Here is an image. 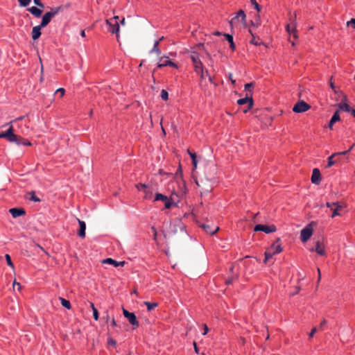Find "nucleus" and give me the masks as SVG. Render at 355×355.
Segmentation results:
<instances>
[{
    "mask_svg": "<svg viewBox=\"0 0 355 355\" xmlns=\"http://www.w3.org/2000/svg\"><path fill=\"white\" fill-rule=\"evenodd\" d=\"M310 105L303 101H298L293 107V111L295 113H302L307 111Z\"/></svg>",
    "mask_w": 355,
    "mask_h": 355,
    "instance_id": "nucleus-8",
    "label": "nucleus"
},
{
    "mask_svg": "<svg viewBox=\"0 0 355 355\" xmlns=\"http://www.w3.org/2000/svg\"><path fill=\"white\" fill-rule=\"evenodd\" d=\"M330 87L331 88L335 91V85L334 84V83L331 81V80H330Z\"/></svg>",
    "mask_w": 355,
    "mask_h": 355,
    "instance_id": "nucleus-64",
    "label": "nucleus"
},
{
    "mask_svg": "<svg viewBox=\"0 0 355 355\" xmlns=\"http://www.w3.org/2000/svg\"><path fill=\"white\" fill-rule=\"evenodd\" d=\"M237 103L240 105L248 104L247 108L243 110V112L246 113L253 107L254 101L251 95L249 96L248 93H247L245 98H240L237 101Z\"/></svg>",
    "mask_w": 355,
    "mask_h": 355,
    "instance_id": "nucleus-4",
    "label": "nucleus"
},
{
    "mask_svg": "<svg viewBox=\"0 0 355 355\" xmlns=\"http://www.w3.org/2000/svg\"><path fill=\"white\" fill-rule=\"evenodd\" d=\"M104 319L105 320L106 322H109L110 317L107 313H106V315L104 317Z\"/></svg>",
    "mask_w": 355,
    "mask_h": 355,
    "instance_id": "nucleus-62",
    "label": "nucleus"
},
{
    "mask_svg": "<svg viewBox=\"0 0 355 355\" xmlns=\"http://www.w3.org/2000/svg\"><path fill=\"white\" fill-rule=\"evenodd\" d=\"M107 343L112 346H116V340L112 338H109L107 340Z\"/></svg>",
    "mask_w": 355,
    "mask_h": 355,
    "instance_id": "nucleus-53",
    "label": "nucleus"
},
{
    "mask_svg": "<svg viewBox=\"0 0 355 355\" xmlns=\"http://www.w3.org/2000/svg\"><path fill=\"white\" fill-rule=\"evenodd\" d=\"M204 73H205V77L206 76V78H208L209 82L211 84H214V77L210 76V74L209 73L208 71L206 70L205 71H204Z\"/></svg>",
    "mask_w": 355,
    "mask_h": 355,
    "instance_id": "nucleus-45",
    "label": "nucleus"
},
{
    "mask_svg": "<svg viewBox=\"0 0 355 355\" xmlns=\"http://www.w3.org/2000/svg\"><path fill=\"white\" fill-rule=\"evenodd\" d=\"M341 209V206L338 205V203L331 209L332 211V214H331V218H334L336 216H338L340 215V214L338 213V209Z\"/></svg>",
    "mask_w": 355,
    "mask_h": 355,
    "instance_id": "nucleus-34",
    "label": "nucleus"
},
{
    "mask_svg": "<svg viewBox=\"0 0 355 355\" xmlns=\"http://www.w3.org/2000/svg\"><path fill=\"white\" fill-rule=\"evenodd\" d=\"M123 314L125 318H126L129 322L134 327H138L139 325V323L137 319V317L134 313L129 312L125 309L123 308Z\"/></svg>",
    "mask_w": 355,
    "mask_h": 355,
    "instance_id": "nucleus-5",
    "label": "nucleus"
},
{
    "mask_svg": "<svg viewBox=\"0 0 355 355\" xmlns=\"http://www.w3.org/2000/svg\"><path fill=\"white\" fill-rule=\"evenodd\" d=\"M274 254H275L273 252H270L268 251L266 252H265V259H264L263 262L266 263L268 261V260L271 259Z\"/></svg>",
    "mask_w": 355,
    "mask_h": 355,
    "instance_id": "nucleus-38",
    "label": "nucleus"
},
{
    "mask_svg": "<svg viewBox=\"0 0 355 355\" xmlns=\"http://www.w3.org/2000/svg\"><path fill=\"white\" fill-rule=\"evenodd\" d=\"M60 302H61V304L66 309H70L71 306V303L69 300L64 299V298H62V297H60Z\"/></svg>",
    "mask_w": 355,
    "mask_h": 355,
    "instance_id": "nucleus-30",
    "label": "nucleus"
},
{
    "mask_svg": "<svg viewBox=\"0 0 355 355\" xmlns=\"http://www.w3.org/2000/svg\"><path fill=\"white\" fill-rule=\"evenodd\" d=\"M53 17L51 14H49L48 12H46L42 17V21L40 24H41V26L46 27L51 21Z\"/></svg>",
    "mask_w": 355,
    "mask_h": 355,
    "instance_id": "nucleus-18",
    "label": "nucleus"
},
{
    "mask_svg": "<svg viewBox=\"0 0 355 355\" xmlns=\"http://www.w3.org/2000/svg\"><path fill=\"white\" fill-rule=\"evenodd\" d=\"M347 155V152H338V153H333L331 155H330L327 158V168H330L331 166H332L334 164H335L338 162L337 160L334 159V158L335 157L338 156V155Z\"/></svg>",
    "mask_w": 355,
    "mask_h": 355,
    "instance_id": "nucleus-12",
    "label": "nucleus"
},
{
    "mask_svg": "<svg viewBox=\"0 0 355 355\" xmlns=\"http://www.w3.org/2000/svg\"><path fill=\"white\" fill-rule=\"evenodd\" d=\"M10 133V127L6 132H0V139L6 138L7 139L8 134Z\"/></svg>",
    "mask_w": 355,
    "mask_h": 355,
    "instance_id": "nucleus-43",
    "label": "nucleus"
},
{
    "mask_svg": "<svg viewBox=\"0 0 355 355\" xmlns=\"http://www.w3.org/2000/svg\"><path fill=\"white\" fill-rule=\"evenodd\" d=\"M340 115H339V113H338V111H336L334 112V114H333V116H331V119H330V121L329 123V128L332 130L333 129V125L334 124L340 121Z\"/></svg>",
    "mask_w": 355,
    "mask_h": 355,
    "instance_id": "nucleus-23",
    "label": "nucleus"
},
{
    "mask_svg": "<svg viewBox=\"0 0 355 355\" xmlns=\"http://www.w3.org/2000/svg\"><path fill=\"white\" fill-rule=\"evenodd\" d=\"M228 78H229V80L232 82V84H234L236 83V80L233 79V76H232V74L231 73H229Z\"/></svg>",
    "mask_w": 355,
    "mask_h": 355,
    "instance_id": "nucleus-57",
    "label": "nucleus"
},
{
    "mask_svg": "<svg viewBox=\"0 0 355 355\" xmlns=\"http://www.w3.org/2000/svg\"><path fill=\"white\" fill-rule=\"evenodd\" d=\"M311 252H316L319 255L324 256L326 255V252L324 250V246L322 243H320V241H317L315 242V247L310 250Z\"/></svg>",
    "mask_w": 355,
    "mask_h": 355,
    "instance_id": "nucleus-10",
    "label": "nucleus"
},
{
    "mask_svg": "<svg viewBox=\"0 0 355 355\" xmlns=\"http://www.w3.org/2000/svg\"><path fill=\"white\" fill-rule=\"evenodd\" d=\"M326 323H327L326 320H323L321 322L320 324V329H322V327H323V326H324V324H326Z\"/></svg>",
    "mask_w": 355,
    "mask_h": 355,
    "instance_id": "nucleus-61",
    "label": "nucleus"
},
{
    "mask_svg": "<svg viewBox=\"0 0 355 355\" xmlns=\"http://www.w3.org/2000/svg\"><path fill=\"white\" fill-rule=\"evenodd\" d=\"M224 37L226 38L227 42L230 43V48L232 51H234L236 49L235 44L234 42L233 36L228 33H224Z\"/></svg>",
    "mask_w": 355,
    "mask_h": 355,
    "instance_id": "nucleus-24",
    "label": "nucleus"
},
{
    "mask_svg": "<svg viewBox=\"0 0 355 355\" xmlns=\"http://www.w3.org/2000/svg\"><path fill=\"white\" fill-rule=\"evenodd\" d=\"M187 152H188V154L190 155V157L191 158L192 164H193L194 168H197L198 161H197V156H196V153H192L189 150H188Z\"/></svg>",
    "mask_w": 355,
    "mask_h": 355,
    "instance_id": "nucleus-25",
    "label": "nucleus"
},
{
    "mask_svg": "<svg viewBox=\"0 0 355 355\" xmlns=\"http://www.w3.org/2000/svg\"><path fill=\"white\" fill-rule=\"evenodd\" d=\"M276 230H277V228L274 225H265L259 224V225H255V227L254 228V232L262 231L266 234L275 232Z\"/></svg>",
    "mask_w": 355,
    "mask_h": 355,
    "instance_id": "nucleus-7",
    "label": "nucleus"
},
{
    "mask_svg": "<svg viewBox=\"0 0 355 355\" xmlns=\"http://www.w3.org/2000/svg\"><path fill=\"white\" fill-rule=\"evenodd\" d=\"M296 14L295 13L293 17L291 18V23L286 26V31L289 33H294L295 31L296 24H295Z\"/></svg>",
    "mask_w": 355,
    "mask_h": 355,
    "instance_id": "nucleus-16",
    "label": "nucleus"
},
{
    "mask_svg": "<svg viewBox=\"0 0 355 355\" xmlns=\"http://www.w3.org/2000/svg\"><path fill=\"white\" fill-rule=\"evenodd\" d=\"M209 331V329L206 324L204 325V332L202 333V335H206Z\"/></svg>",
    "mask_w": 355,
    "mask_h": 355,
    "instance_id": "nucleus-58",
    "label": "nucleus"
},
{
    "mask_svg": "<svg viewBox=\"0 0 355 355\" xmlns=\"http://www.w3.org/2000/svg\"><path fill=\"white\" fill-rule=\"evenodd\" d=\"M190 58L193 62V65L194 67V71L196 73L200 75V79L202 80L205 78V73L203 64L200 59V55L197 52H191L190 55Z\"/></svg>",
    "mask_w": 355,
    "mask_h": 355,
    "instance_id": "nucleus-1",
    "label": "nucleus"
},
{
    "mask_svg": "<svg viewBox=\"0 0 355 355\" xmlns=\"http://www.w3.org/2000/svg\"><path fill=\"white\" fill-rule=\"evenodd\" d=\"M339 108L343 110V111H345V112H349L352 110V108L350 107V106L346 103H340L339 105Z\"/></svg>",
    "mask_w": 355,
    "mask_h": 355,
    "instance_id": "nucleus-29",
    "label": "nucleus"
},
{
    "mask_svg": "<svg viewBox=\"0 0 355 355\" xmlns=\"http://www.w3.org/2000/svg\"><path fill=\"white\" fill-rule=\"evenodd\" d=\"M5 257H6V259L7 264L9 266H10L12 268H14V264H13V263L11 261L10 256L9 254H6Z\"/></svg>",
    "mask_w": 355,
    "mask_h": 355,
    "instance_id": "nucleus-42",
    "label": "nucleus"
},
{
    "mask_svg": "<svg viewBox=\"0 0 355 355\" xmlns=\"http://www.w3.org/2000/svg\"><path fill=\"white\" fill-rule=\"evenodd\" d=\"M90 304H91V307H92V311H93L94 319L97 321L98 320V318H99L98 311L96 309L94 303L91 302Z\"/></svg>",
    "mask_w": 355,
    "mask_h": 355,
    "instance_id": "nucleus-32",
    "label": "nucleus"
},
{
    "mask_svg": "<svg viewBox=\"0 0 355 355\" xmlns=\"http://www.w3.org/2000/svg\"><path fill=\"white\" fill-rule=\"evenodd\" d=\"M347 25L355 29V19H352L350 21H347Z\"/></svg>",
    "mask_w": 355,
    "mask_h": 355,
    "instance_id": "nucleus-49",
    "label": "nucleus"
},
{
    "mask_svg": "<svg viewBox=\"0 0 355 355\" xmlns=\"http://www.w3.org/2000/svg\"><path fill=\"white\" fill-rule=\"evenodd\" d=\"M251 3L254 6V9L257 12L261 11V6L259 5V3L257 2L256 0H250Z\"/></svg>",
    "mask_w": 355,
    "mask_h": 355,
    "instance_id": "nucleus-41",
    "label": "nucleus"
},
{
    "mask_svg": "<svg viewBox=\"0 0 355 355\" xmlns=\"http://www.w3.org/2000/svg\"><path fill=\"white\" fill-rule=\"evenodd\" d=\"M138 190H143L144 191L148 189V186L146 184L139 183L136 185Z\"/></svg>",
    "mask_w": 355,
    "mask_h": 355,
    "instance_id": "nucleus-44",
    "label": "nucleus"
},
{
    "mask_svg": "<svg viewBox=\"0 0 355 355\" xmlns=\"http://www.w3.org/2000/svg\"><path fill=\"white\" fill-rule=\"evenodd\" d=\"M42 28H44V26H41V24H39V25H37L36 26H34L33 28V30H32V39L33 40H37L40 37V35L42 34L41 29Z\"/></svg>",
    "mask_w": 355,
    "mask_h": 355,
    "instance_id": "nucleus-15",
    "label": "nucleus"
},
{
    "mask_svg": "<svg viewBox=\"0 0 355 355\" xmlns=\"http://www.w3.org/2000/svg\"><path fill=\"white\" fill-rule=\"evenodd\" d=\"M77 220L78 221V224H79V227H80L79 232H78V236L80 238L84 239L85 237L86 224L84 221L80 220L78 218Z\"/></svg>",
    "mask_w": 355,
    "mask_h": 355,
    "instance_id": "nucleus-17",
    "label": "nucleus"
},
{
    "mask_svg": "<svg viewBox=\"0 0 355 355\" xmlns=\"http://www.w3.org/2000/svg\"><path fill=\"white\" fill-rule=\"evenodd\" d=\"M144 193H145L144 198L146 199H150L152 198L153 192L151 191H150L147 189L146 190L144 191Z\"/></svg>",
    "mask_w": 355,
    "mask_h": 355,
    "instance_id": "nucleus-47",
    "label": "nucleus"
},
{
    "mask_svg": "<svg viewBox=\"0 0 355 355\" xmlns=\"http://www.w3.org/2000/svg\"><path fill=\"white\" fill-rule=\"evenodd\" d=\"M111 325L112 327H116L117 326L116 322V320H115V319L114 318L112 319Z\"/></svg>",
    "mask_w": 355,
    "mask_h": 355,
    "instance_id": "nucleus-59",
    "label": "nucleus"
},
{
    "mask_svg": "<svg viewBox=\"0 0 355 355\" xmlns=\"http://www.w3.org/2000/svg\"><path fill=\"white\" fill-rule=\"evenodd\" d=\"M119 17L118 16H115L112 19H107L106 24L109 26L108 31L112 33H117L119 31V25L118 23V19Z\"/></svg>",
    "mask_w": 355,
    "mask_h": 355,
    "instance_id": "nucleus-2",
    "label": "nucleus"
},
{
    "mask_svg": "<svg viewBox=\"0 0 355 355\" xmlns=\"http://www.w3.org/2000/svg\"><path fill=\"white\" fill-rule=\"evenodd\" d=\"M254 87V84L252 83H247L245 85V89L248 91L249 96L252 95V89Z\"/></svg>",
    "mask_w": 355,
    "mask_h": 355,
    "instance_id": "nucleus-35",
    "label": "nucleus"
},
{
    "mask_svg": "<svg viewBox=\"0 0 355 355\" xmlns=\"http://www.w3.org/2000/svg\"><path fill=\"white\" fill-rule=\"evenodd\" d=\"M9 212L15 218L26 214V211L23 208H11L10 209Z\"/></svg>",
    "mask_w": 355,
    "mask_h": 355,
    "instance_id": "nucleus-13",
    "label": "nucleus"
},
{
    "mask_svg": "<svg viewBox=\"0 0 355 355\" xmlns=\"http://www.w3.org/2000/svg\"><path fill=\"white\" fill-rule=\"evenodd\" d=\"M193 345H194V349H195V352H196L197 354H198V347H197V345H196V342H194V343H193Z\"/></svg>",
    "mask_w": 355,
    "mask_h": 355,
    "instance_id": "nucleus-63",
    "label": "nucleus"
},
{
    "mask_svg": "<svg viewBox=\"0 0 355 355\" xmlns=\"http://www.w3.org/2000/svg\"><path fill=\"white\" fill-rule=\"evenodd\" d=\"M30 200L34 202H40V199L35 194L33 191L30 193Z\"/></svg>",
    "mask_w": 355,
    "mask_h": 355,
    "instance_id": "nucleus-40",
    "label": "nucleus"
},
{
    "mask_svg": "<svg viewBox=\"0 0 355 355\" xmlns=\"http://www.w3.org/2000/svg\"><path fill=\"white\" fill-rule=\"evenodd\" d=\"M151 230L153 232V239L155 241L157 239V230L154 227H152Z\"/></svg>",
    "mask_w": 355,
    "mask_h": 355,
    "instance_id": "nucleus-54",
    "label": "nucleus"
},
{
    "mask_svg": "<svg viewBox=\"0 0 355 355\" xmlns=\"http://www.w3.org/2000/svg\"><path fill=\"white\" fill-rule=\"evenodd\" d=\"M164 202V207L166 209H170L174 204L172 198H168Z\"/></svg>",
    "mask_w": 355,
    "mask_h": 355,
    "instance_id": "nucleus-36",
    "label": "nucleus"
},
{
    "mask_svg": "<svg viewBox=\"0 0 355 355\" xmlns=\"http://www.w3.org/2000/svg\"><path fill=\"white\" fill-rule=\"evenodd\" d=\"M144 304L146 306L148 311H151L158 306L157 302H144Z\"/></svg>",
    "mask_w": 355,
    "mask_h": 355,
    "instance_id": "nucleus-31",
    "label": "nucleus"
},
{
    "mask_svg": "<svg viewBox=\"0 0 355 355\" xmlns=\"http://www.w3.org/2000/svg\"><path fill=\"white\" fill-rule=\"evenodd\" d=\"M27 10L30 12L34 17L39 18L41 17L42 10L35 6H32L27 8Z\"/></svg>",
    "mask_w": 355,
    "mask_h": 355,
    "instance_id": "nucleus-19",
    "label": "nucleus"
},
{
    "mask_svg": "<svg viewBox=\"0 0 355 355\" xmlns=\"http://www.w3.org/2000/svg\"><path fill=\"white\" fill-rule=\"evenodd\" d=\"M246 19V15L243 10H240L236 15L235 17H232V19L230 21V24L232 27L234 26H236L239 21L240 19L241 22L245 23Z\"/></svg>",
    "mask_w": 355,
    "mask_h": 355,
    "instance_id": "nucleus-6",
    "label": "nucleus"
},
{
    "mask_svg": "<svg viewBox=\"0 0 355 355\" xmlns=\"http://www.w3.org/2000/svg\"><path fill=\"white\" fill-rule=\"evenodd\" d=\"M200 227L208 234L213 235L218 230L219 227H216L215 229H212L209 225L202 224Z\"/></svg>",
    "mask_w": 355,
    "mask_h": 355,
    "instance_id": "nucleus-22",
    "label": "nucleus"
},
{
    "mask_svg": "<svg viewBox=\"0 0 355 355\" xmlns=\"http://www.w3.org/2000/svg\"><path fill=\"white\" fill-rule=\"evenodd\" d=\"M62 10V6L53 7V8H51V10L49 12H48L49 14H51L52 17H54Z\"/></svg>",
    "mask_w": 355,
    "mask_h": 355,
    "instance_id": "nucleus-27",
    "label": "nucleus"
},
{
    "mask_svg": "<svg viewBox=\"0 0 355 355\" xmlns=\"http://www.w3.org/2000/svg\"><path fill=\"white\" fill-rule=\"evenodd\" d=\"M175 175L176 176H180V178H182V167H181V165H179V167L175 173Z\"/></svg>",
    "mask_w": 355,
    "mask_h": 355,
    "instance_id": "nucleus-50",
    "label": "nucleus"
},
{
    "mask_svg": "<svg viewBox=\"0 0 355 355\" xmlns=\"http://www.w3.org/2000/svg\"><path fill=\"white\" fill-rule=\"evenodd\" d=\"M159 44V40H155V41L153 47L151 49L150 53H155L157 55H160L161 54V50L158 47Z\"/></svg>",
    "mask_w": 355,
    "mask_h": 355,
    "instance_id": "nucleus-26",
    "label": "nucleus"
},
{
    "mask_svg": "<svg viewBox=\"0 0 355 355\" xmlns=\"http://www.w3.org/2000/svg\"><path fill=\"white\" fill-rule=\"evenodd\" d=\"M19 141L21 143L20 145L27 146L31 145V143L30 141H28L27 139L22 138L21 137H19Z\"/></svg>",
    "mask_w": 355,
    "mask_h": 355,
    "instance_id": "nucleus-39",
    "label": "nucleus"
},
{
    "mask_svg": "<svg viewBox=\"0 0 355 355\" xmlns=\"http://www.w3.org/2000/svg\"><path fill=\"white\" fill-rule=\"evenodd\" d=\"M317 331V328L314 327L312 329L311 331L309 333V338H312L314 335V334Z\"/></svg>",
    "mask_w": 355,
    "mask_h": 355,
    "instance_id": "nucleus-55",
    "label": "nucleus"
},
{
    "mask_svg": "<svg viewBox=\"0 0 355 355\" xmlns=\"http://www.w3.org/2000/svg\"><path fill=\"white\" fill-rule=\"evenodd\" d=\"M313 227L311 224L306 225L304 228H303L300 232V239L302 242H306L313 234Z\"/></svg>",
    "mask_w": 355,
    "mask_h": 355,
    "instance_id": "nucleus-3",
    "label": "nucleus"
},
{
    "mask_svg": "<svg viewBox=\"0 0 355 355\" xmlns=\"http://www.w3.org/2000/svg\"><path fill=\"white\" fill-rule=\"evenodd\" d=\"M167 66H169V67H173V68H178V64L172 61H171L170 60H168V56H162L160 60H159V62H158L157 64V67L158 68H162L164 67H167Z\"/></svg>",
    "mask_w": 355,
    "mask_h": 355,
    "instance_id": "nucleus-9",
    "label": "nucleus"
},
{
    "mask_svg": "<svg viewBox=\"0 0 355 355\" xmlns=\"http://www.w3.org/2000/svg\"><path fill=\"white\" fill-rule=\"evenodd\" d=\"M355 147V142L350 146V148L347 150H345V152H347V154L348 153H349Z\"/></svg>",
    "mask_w": 355,
    "mask_h": 355,
    "instance_id": "nucleus-60",
    "label": "nucleus"
},
{
    "mask_svg": "<svg viewBox=\"0 0 355 355\" xmlns=\"http://www.w3.org/2000/svg\"><path fill=\"white\" fill-rule=\"evenodd\" d=\"M168 198L164 195V194H162V193H156L155 195V201H158V200H161V201H166Z\"/></svg>",
    "mask_w": 355,
    "mask_h": 355,
    "instance_id": "nucleus-33",
    "label": "nucleus"
},
{
    "mask_svg": "<svg viewBox=\"0 0 355 355\" xmlns=\"http://www.w3.org/2000/svg\"><path fill=\"white\" fill-rule=\"evenodd\" d=\"M250 33H251L252 36V40H250V43L255 45V46H259L262 44V42L260 41V39L259 37H255L251 32V31L250 30Z\"/></svg>",
    "mask_w": 355,
    "mask_h": 355,
    "instance_id": "nucleus-28",
    "label": "nucleus"
},
{
    "mask_svg": "<svg viewBox=\"0 0 355 355\" xmlns=\"http://www.w3.org/2000/svg\"><path fill=\"white\" fill-rule=\"evenodd\" d=\"M31 1V0H18L19 5L21 7L28 6L30 4Z\"/></svg>",
    "mask_w": 355,
    "mask_h": 355,
    "instance_id": "nucleus-37",
    "label": "nucleus"
},
{
    "mask_svg": "<svg viewBox=\"0 0 355 355\" xmlns=\"http://www.w3.org/2000/svg\"><path fill=\"white\" fill-rule=\"evenodd\" d=\"M56 92L57 94H58V93H59V94H60V96L62 97V96H64V92H65V90H64V88H59V89H58L56 90V92Z\"/></svg>",
    "mask_w": 355,
    "mask_h": 355,
    "instance_id": "nucleus-52",
    "label": "nucleus"
},
{
    "mask_svg": "<svg viewBox=\"0 0 355 355\" xmlns=\"http://www.w3.org/2000/svg\"><path fill=\"white\" fill-rule=\"evenodd\" d=\"M19 136H17V135L13 133L12 126H10V133L8 134V136L6 139L10 142L15 143L18 146H20L21 143L19 141Z\"/></svg>",
    "mask_w": 355,
    "mask_h": 355,
    "instance_id": "nucleus-14",
    "label": "nucleus"
},
{
    "mask_svg": "<svg viewBox=\"0 0 355 355\" xmlns=\"http://www.w3.org/2000/svg\"><path fill=\"white\" fill-rule=\"evenodd\" d=\"M321 182L320 171L318 168H315L313 170L311 175V182L314 184H319Z\"/></svg>",
    "mask_w": 355,
    "mask_h": 355,
    "instance_id": "nucleus-11",
    "label": "nucleus"
},
{
    "mask_svg": "<svg viewBox=\"0 0 355 355\" xmlns=\"http://www.w3.org/2000/svg\"><path fill=\"white\" fill-rule=\"evenodd\" d=\"M270 250H272L275 254H279L282 251V248L279 243V239L272 244Z\"/></svg>",
    "mask_w": 355,
    "mask_h": 355,
    "instance_id": "nucleus-21",
    "label": "nucleus"
},
{
    "mask_svg": "<svg viewBox=\"0 0 355 355\" xmlns=\"http://www.w3.org/2000/svg\"><path fill=\"white\" fill-rule=\"evenodd\" d=\"M103 263H109L113 265L114 267L123 266L125 263L124 261H116L111 258H107L105 259Z\"/></svg>",
    "mask_w": 355,
    "mask_h": 355,
    "instance_id": "nucleus-20",
    "label": "nucleus"
},
{
    "mask_svg": "<svg viewBox=\"0 0 355 355\" xmlns=\"http://www.w3.org/2000/svg\"><path fill=\"white\" fill-rule=\"evenodd\" d=\"M234 280V277H231L230 278H228L226 281H225V284L229 285V284H231L232 283Z\"/></svg>",
    "mask_w": 355,
    "mask_h": 355,
    "instance_id": "nucleus-56",
    "label": "nucleus"
},
{
    "mask_svg": "<svg viewBox=\"0 0 355 355\" xmlns=\"http://www.w3.org/2000/svg\"><path fill=\"white\" fill-rule=\"evenodd\" d=\"M33 2H34V3H35L36 6H39L40 8H44V3L42 2V1H41V0H33Z\"/></svg>",
    "mask_w": 355,
    "mask_h": 355,
    "instance_id": "nucleus-48",
    "label": "nucleus"
},
{
    "mask_svg": "<svg viewBox=\"0 0 355 355\" xmlns=\"http://www.w3.org/2000/svg\"><path fill=\"white\" fill-rule=\"evenodd\" d=\"M161 97L163 100L166 101L168 98V94L165 89H162L161 92Z\"/></svg>",
    "mask_w": 355,
    "mask_h": 355,
    "instance_id": "nucleus-46",
    "label": "nucleus"
},
{
    "mask_svg": "<svg viewBox=\"0 0 355 355\" xmlns=\"http://www.w3.org/2000/svg\"><path fill=\"white\" fill-rule=\"evenodd\" d=\"M337 204H338V202H327L326 203V205H327V207L330 208V209L331 210Z\"/></svg>",
    "mask_w": 355,
    "mask_h": 355,
    "instance_id": "nucleus-51",
    "label": "nucleus"
}]
</instances>
